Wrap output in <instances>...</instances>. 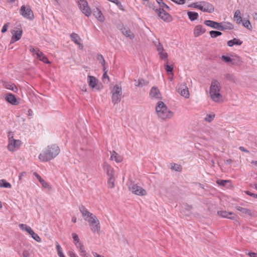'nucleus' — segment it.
Returning a JSON list of instances; mask_svg holds the SVG:
<instances>
[{
  "mask_svg": "<svg viewBox=\"0 0 257 257\" xmlns=\"http://www.w3.org/2000/svg\"><path fill=\"white\" fill-rule=\"evenodd\" d=\"M59 153L60 149L57 145H49L39 154V159L42 162H48L55 158Z\"/></svg>",
  "mask_w": 257,
  "mask_h": 257,
  "instance_id": "nucleus-1",
  "label": "nucleus"
},
{
  "mask_svg": "<svg viewBox=\"0 0 257 257\" xmlns=\"http://www.w3.org/2000/svg\"><path fill=\"white\" fill-rule=\"evenodd\" d=\"M220 89L219 82L216 80H212L210 87L209 94L211 99L217 103H221L223 101L222 96L220 92Z\"/></svg>",
  "mask_w": 257,
  "mask_h": 257,
  "instance_id": "nucleus-2",
  "label": "nucleus"
},
{
  "mask_svg": "<svg viewBox=\"0 0 257 257\" xmlns=\"http://www.w3.org/2000/svg\"><path fill=\"white\" fill-rule=\"evenodd\" d=\"M156 111L158 116L164 120L170 118L173 115V112L168 109L166 105L162 101H159L157 103Z\"/></svg>",
  "mask_w": 257,
  "mask_h": 257,
  "instance_id": "nucleus-3",
  "label": "nucleus"
},
{
  "mask_svg": "<svg viewBox=\"0 0 257 257\" xmlns=\"http://www.w3.org/2000/svg\"><path fill=\"white\" fill-rule=\"evenodd\" d=\"M204 23L207 26L221 31L227 29L231 30L233 29V26L231 24H223L222 23H217L211 20H205Z\"/></svg>",
  "mask_w": 257,
  "mask_h": 257,
  "instance_id": "nucleus-4",
  "label": "nucleus"
},
{
  "mask_svg": "<svg viewBox=\"0 0 257 257\" xmlns=\"http://www.w3.org/2000/svg\"><path fill=\"white\" fill-rule=\"evenodd\" d=\"M79 209L84 219L89 224L98 219L95 215L90 212L83 205L80 206Z\"/></svg>",
  "mask_w": 257,
  "mask_h": 257,
  "instance_id": "nucleus-5",
  "label": "nucleus"
},
{
  "mask_svg": "<svg viewBox=\"0 0 257 257\" xmlns=\"http://www.w3.org/2000/svg\"><path fill=\"white\" fill-rule=\"evenodd\" d=\"M192 7L198 9L204 12L212 13L214 11L213 6L207 2H201L200 3H196L192 4Z\"/></svg>",
  "mask_w": 257,
  "mask_h": 257,
  "instance_id": "nucleus-6",
  "label": "nucleus"
},
{
  "mask_svg": "<svg viewBox=\"0 0 257 257\" xmlns=\"http://www.w3.org/2000/svg\"><path fill=\"white\" fill-rule=\"evenodd\" d=\"M111 94L112 103L115 104L120 101L122 95V89L120 87L117 85L114 86L111 91Z\"/></svg>",
  "mask_w": 257,
  "mask_h": 257,
  "instance_id": "nucleus-7",
  "label": "nucleus"
},
{
  "mask_svg": "<svg viewBox=\"0 0 257 257\" xmlns=\"http://www.w3.org/2000/svg\"><path fill=\"white\" fill-rule=\"evenodd\" d=\"M79 9L86 16L89 17L91 14V10L86 0H76Z\"/></svg>",
  "mask_w": 257,
  "mask_h": 257,
  "instance_id": "nucleus-8",
  "label": "nucleus"
},
{
  "mask_svg": "<svg viewBox=\"0 0 257 257\" xmlns=\"http://www.w3.org/2000/svg\"><path fill=\"white\" fill-rule=\"evenodd\" d=\"M20 13L24 18L27 19L31 20L34 17L33 11L29 7L22 6L20 8Z\"/></svg>",
  "mask_w": 257,
  "mask_h": 257,
  "instance_id": "nucleus-9",
  "label": "nucleus"
},
{
  "mask_svg": "<svg viewBox=\"0 0 257 257\" xmlns=\"http://www.w3.org/2000/svg\"><path fill=\"white\" fill-rule=\"evenodd\" d=\"M129 189L133 193L137 195L144 196L147 194L146 191L137 184H132L130 186Z\"/></svg>",
  "mask_w": 257,
  "mask_h": 257,
  "instance_id": "nucleus-10",
  "label": "nucleus"
},
{
  "mask_svg": "<svg viewBox=\"0 0 257 257\" xmlns=\"http://www.w3.org/2000/svg\"><path fill=\"white\" fill-rule=\"evenodd\" d=\"M87 82L89 86L92 89H95L97 90H100L101 85L99 84L98 80L94 76L88 75L87 76Z\"/></svg>",
  "mask_w": 257,
  "mask_h": 257,
  "instance_id": "nucleus-11",
  "label": "nucleus"
},
{
  "mask_svg": "<svg viewBox=\"0 0 257 257\" xmlns=\"http://www.w3.org/2000/svg\"><path fill=\"white\" fill-rule=\"evenodd\" d=\"M21 145V141L19 140H15L13 137H9V141L8 145V149L10 151H14L20 148Z\"/></svg>",
  "mask_w": 257,
  "mask_h": 257,
  "instance_id": "nucleus-12",
  "label": "nucleus"
},
{
  "mask_svg": "<svg viewBox=\"0 0 257 257\" xmlns=\"http://www.w3.org/2000/svg\"><path fill=\"white\" fill-rule=\"evenodd\" d=\"M155 11L158 16L164 21L169 22L172 20L171 16L169 13H167L165 10L156 9Z\"/></svg>",
  "mask_w": 257,
  "mask_h": 257,
  "instance_id": "nucleus-13",
  "label": "nucleus"
},
{
  "mask_svg": "<svg viewBox=\"0 0 257 257\" xmlns=\"http://www.w3.org/2000/svg\"><path fill=\"white\" fill-rule=\"evenodd\" d=\"M177 91L181 96L185 98L189 97L188 88L185 83L181 84L178 88Z\"/></svg>",
  "mask_w": 257,
  "mask_h": 257,
  "instance_id": "nucleus-14",
  "label": "nucleus"
},
{
  "mask_svg": "<svg viewBox=\"0 0 257 257\" xmlns=\"http://www.w3.org/2000/svg\"><path fill=\"white\" fill-rule=\"evenodd\" d=\"M90 229L93 233L100 234V226L99 221L97 219L96 221L92 222L89 224Z\"/></svg>",
  "mask_w": 257,
  "mask_h": 257,
  "instance_id": "nucleus-15",
  "label": "nucleus"
},
{
  "mask_svg": "<svg viewBox=\"0 0 257 257\" xmlns=\"http://www.w3.org/2000/svg\"><path fill=\"white\" fill-rule=\"evenodd\" d=\"M150 97L152 99H161L162 98L161 94L157 87L153 86L151 88Z\"/></svg>",
  "mask_w": 257,
  "mask_h": 257,
  "instance_id": "nucleus-16",
  "label": "nucleus"
},
{
  "mask_svg": "<svg viewBox=\"0 0 257 257\" xmlns=\"http://www.w3.org/2000/svg\"><path fill=\"white\" fill-rule=\"evenodd\" d=\"M217 214L223 218H227L230 219H235L236 215L232 212L226 211H218Z\"/></svg>",
  "mask_w": 257,
  "mask_h": 257,
  "instance_id": "nucleus-17",
  "label": "nucleus"
},
{
  "mask_svg": "<svg viewBox=\"0 0 257 257\" xmlns=\"http://www.w3.org/2000/svg\"><path fill=\"white\" fill-rule=\"evenodd\" d=\"M5 99L7 101L12 104V105H18L19 102L18 101L15 96L12 93H8L6 94Z\"/></svg>",
  "mask_w": 257,
  "mask_h": 257,
  "instance_id": "nucleus-18",
  "label": "nucleus"
},
{
  "mask_svg": "<svg viewBox=\"0 0 257 257\" xmlns=\"http://www.w3.org/2000/svg\"><path fill=\"white\" fill-rule=\"evenodd\" d=\"M205 31V29L204 28L202 25H198L196 26L194 28V36L195 37H197L204 34Z\"/></svg>",
  "mask_w": 257,
  "mask_h": 257,
  "instance_id": "nucleus-19",
  "label": "nucleus"
},
{
  "mask_svg": "<svg viewBox=\"0 0 257 257\" xmlns=\"http://www.w3.org/2000/svg\"><path fill=\"white\" fill-rule=\"evenodd\" d=\"M103 168L108 177L113 176V169L107 162H105L103 163Z\"/></svg>",
  "mask_w": 257,
  "mask_h": 257,
  "instance_id": "nucleus-20",
  "label": "nucleus"
},
{
  "mask_svg": "<svg viewBox=\"0 0 257 257\" xmlns=\"http://www.w3.org/2000/svg\"><path fill=\"white\" fill-rule=\"evenodd\" d=\"M3 86L6 89L11 90L14 92H17L18 91V88L15 85V84L11 82H4Z\"/></svg>",
  "mask_w": 257,
  "mask_h": 257,
  "instance_id": "nucleus-21",
  "label": "nucleus"
},
{
  "mask_svg": "<svg viewBox=\"0 0 257 257\" xmlns=\"http://www.w3.org/2000/svg\"><path fill=\"white\" fill-rule=\"evenodd\" d=\"M120 31L123 35L130 39L134 38L135 36L134 34L128 28L126 27H123L120 29Z\"/></svg>",
  "mask_w": 257,
  "mask_h": 257,
  "instance_id": "nucleus-22",
  "label": "nucleus"
},
{
  "mask_svg": "<svg viewBox=\"0 0 257 257\" xmlns=\"http://www.w3.org/2000/svg\"><path fill=\"white\" fill-rule=\"evenodd\" d=\"M93 15L100 22H103L105 20L101 11L98 8L93 10Z\"/></svg>",
  "mask_w": 257,
  "mask_h": 257,
  "instance_id": "nucleus-23",
  "label": "nucleus"
},
{
  "mask_svg": "<svg viewBox=\"0 0 257 257\" xmlns=\"http://www.w3.org/2000/svg\"><path fill=\"white\" fill-rule=\"evenodd\" d=\"M23 31L22 30H20L15 31L14 34L13 35L11 40V43H13L18 40H19L22 36Z\"/></svg>",
  "mask_w": 257,
  "mask_h": 257,
  "instance_id": "nucleus-24",
  "label": "nucleus"
},
{
  "mask_svg": "<svg viewBox=\"0 0 257 257\" xmlns=\"http://www.w3.org/2000/svg\"><path fill=\"white\" fill-rule=\"evenodd\" d=\"M111 160H114L116 163H120L122 161V157L116 152L113 151L110 156Z\"/></svg>",
  "mask_w": 257,
  "mask_h": 257,
  "instance_id": "nucleus-25",
  "label": "nucleus"
},
{
  "mask_svg": "<svg viewBox=\"0 0 257 257\" xmlns=\"http://www.w3.org/2000/svg\"><path fill=\"white\" fill-rule=\"evenodd\" d=\"M240 15L241 13L240 10H236L234 14L233 18L237 24H240L242 22V19Z\"/></svg>",
  "mask_w": 257,
  "mask_h": 257,
  "instance_id": "nucleus-26",
  "label": "nucleus"
},
{
  "mask_svg": "<svg viewBox=\"0 0 257 257\" xmlns=\"http://www.w3.org/2000/svg\"><path fill=\"white\" fill-rule=\"evenodd\" d=\"M70 38L71 40L73 41L76 44L81 45L82 46V45L80 43L81 39L78 34L73 33L70 35Z\"/></svg>",
  "mask_w": 257,
  "mask_h": 257,
  "instance_id": "nucleus-27",
  "label": "nucleus"
},
{
  "mask_svg": "<svg viewBox=\"0 0 257 257\" xmlns=\"http://www.w3.org/2000/svg\"><path fill=\"white\" fill-rule=\"evenodd\" d=\"M236 209L240 212L242 214H247L249 216H251L252 215V212L251 210L248 209L247 208H243L240 206H236Z\"/></svg>",
  "mask_w": 257,
  "mask_h": 257,
  "instance_id": "nucleus-28",
  "label": "nucleus"
},
{
  "mask_svg": "<svg viewBox=\"0 0 257 257\" xmlns=\"http://www.w3.org/2000/svg\"><path fill=\"white\" fill-rule=\"evenodd\" d=\"M242 42L239 39L234 38L232 40H229L227 42V45L229 47H232L234 45H241Z\"/></svg>",
  "mask_w": 257,
  "mask_h": 257,
  "instance_id": "nucleus-29",
  "label": "nucleus"
},
{
  "mask_svg": "<svg viewBox=\"0 0 257 257\" xmlns=\"http://www.w3.org/2000/svg\"><path fill=\"white\" fill-rule=\"evenodd\" d=\"M37 58L39 60L43 62L46 64H50V62L48 60L46 56L42 52H39V54H38V57Z\"/></svg>",
  "mask_w": 257,
  "mask_h": 257,
  "instance_id": "nucleus-30",
  "label": "nucleus"
},
{
  "mask_svg": "<svg viewBox=\"0 0 257 257\" xmlns=\"http://www.w3.org/2000/svg\"><path fill=\"white\" fill-rule=\"evenodd\" d=\"M76 246L79 249V251L81 253V255L82 256H86V255H87L86 251L84 249V247L82 243L80 242V243L77 244V245H76Z\"/></svg>",
  "mask_w": 257,
  "mask_h": 257,
  "instance_id": "nucleus-31",
  "label": "nucleus"
},
{
  "mask_svg": "<svg viewBox=\"0 0 257 257\" xmlns=\"http://www.w3.org/2000/svg\"><path fill=\"white\" fill-rule=\"evenodd\" d=\"M135 81L136 82L135 85L137 87H143L148 84V82L143 79H139L138 80H135Z\"/></svg>",
  "mask_w": 257,
  "mask_h": 257,
  "instance_id": "nucleus-32",
  "label": "nucleus"
},
{
  "mask_svg": "<svg viewBox=\"0 0 257 257\" xmlns=\"http://www.w3.org/2000/svg\"><path fill=\"white\" fill-rule=\"evenodd\" d=\"M189 19L191 21H193L198 18V14L196 12H188L187 13Z\"/></svg>",
  "mask_w": 257,
  "mask_h": 257,
  "instance_id": "nucleus-33",
  "label": "nucleus"
},
{
  "mask_svg": "<svg viewBox=\"0 0 257 257\" xmlns=\"http://www.w3.org/2000/svg\"><path fill=\"white\" fill-rule=\"evenodd\" d=\"M0 187L5 188H11L12 187L11 184L7 182L5 179L0 180Z\"/></svg>",
  "mask_w": 257,
  "mask_h": 257,
  "instance_id": "nucleus-34",
  "label": "nucleus"
},
{
  "mask_svg": "<svg viewBox=\"0 0 257 257\" xmlns=\"http://www.w3.org/2000/svg\"><path fill=\"white\" fill-rule=\"evenodd\" d=\"M157 3L159 5L160 8L161 10H167L170 11V9L166 4H165L163 0H156Z\"/></svg>",
  "mask_w": 257,
  "mask_h": 257,
  "instance_id": "nucleus-35",
  "label": "nucleus"
},
{
  "mask_svg": "<svg viewBox=\"0 0 257 257\" xmlns=\"http://www.w3.org/2000/svg\"><path fill=\"white\" fill-rule=\"evenodd\" d=\"M153 43L155 45L156 49L158 52H161L164 50V48L163 45L160 43L158 40H156L153 41Z\"/></svg>",
  "mask_w": 257,
  "mask_h": 257,
  "instance_id": "nucleus-36",
  "label": "nucleus"
},
{
  "mask_svg": "<svg viewBox=\"0 0 257 257\" xmlns=\"http://www.w3.org/2000/svg\"><path fill=\"white\" fill-rule=\"evenodd\" d=\"M31 236V237L34 239L36 241L38 242H40L41 241V239L40 238V237L33 230V229H32V230L31 231V232H29V233Z\"/></svg>",
  "mask_w": 257,
  "mask_h": 257,
  "instance_id": "nucleus-37",
  "label": "nucleus"
},
{
  "mask_svg": "<svg viewBox=\"0 0 257 257\" xmlns=\"http://www.w3.org/2000/svg\"><path fill=\"white\" fill-rule=\"evenodd\" d=\"M225 77L227 80L230 81L231 82L235 83L237 81L236 78L235 77V76L233 75H232L231 74H229V73L226 74L225 75Z\"/></svg>",
  "mask_w": 257,
  "mask_h": 257,
  "instance_id": "nucleus-38",
  "label": "nucleus"
},
{
  "mask_svg": "<svg viewBox=\"0 0 257 257\" xmlns=\"http://www.w3.org/2000/svg\"><path fill=\"white\" fill-rule=\"evenodd\" d=\"M29 50L32 53L33 55H36V57H38L39 52H41L38 48H34L32 46L29 47Z\"/></svg>",
  "mask_w": 257,
  "mask_h": 257,
  "instance_id": "nucleus-39",
  "label": "nucleus"
},
{
  "mask_svg": "<svg viewBox=\"0 0 257 257\" xmlns=\"http://www.w3.org/2000/svg\"><path fill=\"white\" fill-rule=\"evenodd\" d=\"M56 247L58 256L59 257H65L62 251V249L61 246L58 242L56 243Z\"/></svg>",
  "mask_w": 257,
  "mask_h": 257,
  "instance_id": "nucleus-40",
  "label": "nucleus"
},
{
  "mask_svg": "<svg viewBox=\"0 0 257 257\" xmlns=\"http://www.w3.org/2000/svg\"><path fill=\"white\" fill-rule=\"evenodd\" d=\"M97 60L99 61V63H101V64L103 67V71H105V60L103 57V56L101 54H98L97 56Z\"/></svg>",
  "mask_w": 257,
  "mask_h": 257,
  "instance_id": "nucleus-41",
  "label": "nucleus"
},
{
  "mask_svg": "<svg viewBox=\"0 0 257 257\" xmlns=\"http://www.w3.org/2000/svg\"><path fill=\"white\" fill-rule=\"evenodd\" d=\"M20 228L22 230L27 231L28 233L32 230V228L28 226L27 225L25 224H20L19 225Z\"/></svg>",
  "mask_w": 257,
  "mask_h": 257,
  "instance_id": "nucleus-42",
  "label": "nucleus"
},
{
  "mask_svg": "<svg viewBox=\"0 0 257 257\" xmlns=\"http://www.w3.org/2000/svg\"><path fill=\"white\" fill-rule=\"evenodd\" d=\"M114 176L113 177H108V179L107 181V185L108 187L109 188H113L114 187Z\"/></svg>",
  "mask_w": 257,
  "mask_h": 257,
  "instance_id": "nucleus-43",
  "label": "nucleus"
},
{
  "mask_svg": "<svg viewBox=\"0 0 257 257\" xmlns=\"http://www.w3.org/2000/svg\"><path fill=\"white\" fill-rule=\"evenodd\" d=\"M211 38H215L222 35V33L217 31H211L209 32Z\"/></svg>",
  "mask_w": 257,
  "mask_h": 257,
  "instance_id": "nucleus-44",
  "label": "nucleus"
},
{
  "mask_svg": "<svg viewBox=\"0 0 257 257\" xmlns=\"http://www.w3.org/2000/svg\"><path fill=\"white\" fill-rule=\"evenodd\" d=\"M171 169L173 170H175L178 172H180L182 170L181 166L177 164H174L173 165H172Z\"/></svg>",
  "mask_w": 257,
  "mask_h": 257,
  "instance_id": "nucleus-45",
  "label": "nucleus"
},
{
  "mask_svg": "<svg viewBox=\"0 0 257 257\" xmlns=\"http://www.w3.org/2000/svg\"><path fill=\"white\" fill-rule=\"evenodd\" d=\"M72 238L73 239L74 243L75 245H77V244L80 242L79 237L78 235L75 233H73L72 234Z\"/></svg>",
  "mask_w": 257,
  "mask_h": 257,
  "instance_id": "nucleus-46",
  "label": "nucleus"
},
{
  "mask_svg": "<svg viewBox=\"0 0 257 257\" xmlns=\"http://www.w3.org/2000/svg\"><path fill=\"white\" fill-rule=\"evenodd\" d=\"M158 53L161 59H165L168 57V54L165 52L164 50L162 51L158 52Z\"/></svg>",
  "mask_w": 257,
  "mask_h": 257,
  "instance_id": "nucleus-47",
  "label": "nucleus"
},
{
  "mask_svg": "<svg viewBox=\"0 0 257 257\" xmlns=\"http://www.w3.org/2000/svg\"><path fill=\"white\" fill-rule=\"evenodd\" d=\"M215 117V115L214 114H207L206 117L204 118V120L207 122H211Z\"/></svg>",
  "mask_w": 257,
  "mask_h": 257,
  "instance_id": "nucleus-48",
  "label": "nucleus"
},
{
  "mask_svg": "<svg viewBox=\"0 0 257 257\" xmlns=\"http://www.w3.org/2000/svg\"><path fill=\"white\" fill-rule=\"evenodd\" d=\"M242 23L243 26L246 28L250 30L252 29V26L250 24V23L249 20H246L244 22H241Z\"/></svg>",
  "mask_w": 257,
  "mask_h": 257,
  "instance_id": "nucleus-49",
  "label": "nucleus"
},
{
  "mask_svg": "<svg viewBox=\"0 0 257 257\" xmlns=\"http://www.w3.org/2000/svg\"><path fill=\"white\" fill-rule=\"evenodd\" d=\"M173 67L172 66L169 65L168 64L166 66V70L168 73H170V74L173 75Z\"/></svg>",
  "mask_w": 257,
  "mask_h": 257,
  "instance_id": "nucleus-50",
  "label": "nucleus"
},
{
  "mask_svg": "<svg viewBox=\"0 0 257 257\" xmlns=\"http://www.w3.org/2000/svg\"><path fill=\"white\" fill-rule=\"evenodd\" d=\"M221 59L227 63H229L232 61V59L228 56H226L224 55L222 56Z\"/></svg>",
  "mask_w": 257,
  "mask_h": 257,
  "instance_id": "nucleus-51",
  "label": "nucleus"
},
{
  "mask_svg": "<svg viewBox=\"0 0 257 257\" xmlns=\"http://www.w3.org/2000/svg\"><path fill=\"white\" fill-rule=\"evenodd\" d=\"M113 3H114L120 10L124 11V9L122 5L118 0H114Z\"/></svg>",
  "mask_w": 257,
  "mask_h": 257,
  "instance_id": "nucleus-52",
  "label": "nucleus"
},
{
  "mask_svg": "<svg viewBox=\"0 0 257 257\" xmlns=\"http://www.w3.org/2000/svg\"><path fill=\"white\" fill-rule=\"evenodd\" d=\"M39 182L44 188H49V184L43 179L41 180H40Z\"/></svg>",
  "mask_w": 257,
  "mask_h": 257,
  "instance_id": "nucleus-53",
  "label": "nucleus"
},
{
  "mask_svg": "<svg viewBox=\"0 0 257 257\" xmlns=\"http://www.w3.org/2000/svg\"><path fill=\"white\" fill-rule=\"evenodd\" d=\"M9 25H10V23H8L5 24L3 26L2 29V31H1L2 33H4L7 31Z\"/></svg>",
  "mask_w": 257,
  "mask_h": 257,
  "instance_id": "nucleus-54",
  "label": "nucleus"
},
{
  "mask_svg": "<svg viewBox=\"0 0 257 257\" xmlns=\"http://www.w3.org/2000/svg\"><path fill=\"white\" fill-rule=\"evenodd\" d=\"M228 182L226 180H217V183L221 186H224L226 185V183Z\"/></svg>",
  "mask_w": 257,
  "mask_h": 257,
  "instance_id": "nucleus-55",
  "label": "nucleus"
},
{
  "mask_svg": "<svg viewBox=\"0 0 257 257\" xmlns=\"http://www.w3.org/2000/svg\"><path fill=\"white\" fill-rule=\"evenodd\" d=\"M22 255L23 257H30V253L27 250H24Z\"/></svg>",
  "mask_w": 257,
  "mask_h": 257,
  "instance_id": "nucleus-56",
  "label": "nucleus"
},
{
  "mask_svg": "<svg viewBox=\"0 0 257 257\" xmlns=\"http://www.w3.org/2000/svg\"><path fill=\"white\" fill-rule=\"evenodd\" d=\"M246 194H247L248 195H249L250 196L253 197L255 198H257V194H254L249 191H246Z\"/></svg>",
  "mask_w": 257,
  "mask_h": 257,
  "instance_id": "nucleus-57",
  "label": "nucleus"
},
{
  "mask_svg": "<svg viewBox=\"0 0 257 257\" xmlns=\"http://www.w3.org/2000/svg\"><path fill=\"white\" fill-rule=\"evenodd\" d=\"M26 174V173L25 172H23L21 173L19 176V179L20 180H21L23 177L25 176V175Z\"/></svg>",
  "mask_w": 257,
  "mask_h": 257,
  "instance_id": "nucleus-58",
  "label": "nucleus"
},
{
  "mask_svg": "<svg viewBox=\"0 0 257 257\" xmlns=\"http://www.w3.org/2000/svg\"><path fill=\"white\" fill-rule=\"evenodd\" d=\"M34 175L37 178V179L40 181L42 179L41 177L36 172L34 173Z\"/></svg>",
  "mask_w": 257,
  "mask_h": 257,
  "instance_id": "nucleus-59",
  "label": "nucleus"
},
{
  "mask_svg": "<svg viewBox=\"0 0 257 257\" xmlns=\"http://www.w3.org/2000/svg\"><path fill=\"white\" fill-rule=\"evenodd\" d=\"M248 255L250 257H257V253L255 252H248Z\"/></svg>",
  "mask_w": 257,
  "mask_h": 257,
  "instance_id": "nucleus-60",
  "label": "nucleus"
},
{
  "mask_svg": "<svg viewBox=\"0 0 257 257\" xmlns=\"http://www.w3.org/2000/svg\"><path fill=\"white\" fill-rule=\"evenodd\" d=\"M239 149L242 152L249 153V151L247 150H246L245 148H244L243 147H241V146L239 147Z\"/></svg>",
  "mask_w": 257,
  "mask_h": 257,
  "instance_id": "nucleus-61",
  "label": "nucleus"
},
{
  "mask_svg": "<svg viewBox=\"0 0 257 257\" xmlns=\"http://www.w3.org/2000/svg\"><path fill=\"white\" fill-rule=\"evenodd\" d=\"M68 254L70 257H76L75 253L72 251H69Z\"/></svg>",
  "mask_w": 257,
  "mask_h": 257,
  "instance_id": "nucleus-62",
  "label": "nucleus"
},
{
  "mask_svg": "<svg viewBox=\"0 0 257 257\" xmlns=\"http://www.w3.org/2000/svg\"><path fill=\"white\" fill-rule=\"evenodd\" d=\"M105 78H107V79L109 80V77L107 75V72L106 71H104V73H103V79H104Z\"/></svg>",
  "mask_w": 257,
  "mask_h": 257,
  "instance_id": "nucleus-63",
  "label": "nucleus"
},
{
  "mask_svg": "<svg viewBox=\"0 0 257 257\" xmlns=\"http://www.w3.org/2000/svg\"><path fill=\"white\" fill-rule=\"evenodd\" d=\"M92 254L94 257H104L103 256H101L97 254L96 252H92Z\"/></svg>",
  "mask_w": 257,
  "mask_h": 257,
  "instance_id": "nucleus-64",
  "label": "nucleus"
}]
</instances>
